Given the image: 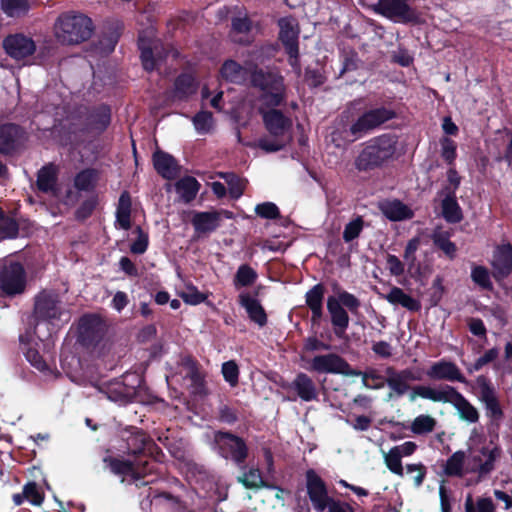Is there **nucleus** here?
Segmentation results:
<instances>
[{
  "mask_svg": "<svg viewBox=\"0 0 512 512\" xmlns=\"http://www.w3.org/2000/svg\"><path fill=\"white\" fill-rule=\"evenodd\" d=\"M251 82L262 91L259 113L270 134L269 137L260 138L257 145L265 152H277L289 142L288 132L292 125L290 118L275 109L285 101L283 77L274 72L257 70L251 74Z\"/></svg>",
  "mask_w": 512,
  "mask_h": 512,
  "instance_id": "obj_1",
  "label": "nucleus"
},
{
  "mask_svg": "<svg viewBox=\"0 0 512 512\" xmlns=\"http://www.w3.org/2000/svg\"><path fill=\"white\" fill-rule=\"evenodd\" d=\"M502 455L503 449L497 437L488 440L483 432L474 428L467 440V450H458L446 460L444 474L458 478L473 474L478 483L496 470Z\"/></svg>",
  "mask_w": 512,
  "mask_h": 512,
  "instance_id": "obj_2",
  "label": "nucleus"
},
{
  "mask_svg": "<svg viewBox=\"0 0 512 512\" xmlns=\"http://www.w3.org/2000/svg\"><path fill=\"white\" fill-rule=\"evenodd\" d=\"M416 397L433 402L451 404L457 411L459 418L468 424H476L480 420L478 408L457 391L456 388L450 385H439L437 387L425 385L414 386L410 399L414 400Z\"/></svg>",
  "mask_w": 512,
  "mask_h": 512,
  "instance_id": "obj_3",
  "label": "nucleus"
},
{
  "mask_svg": "<svg viewBox=\"0 0 512 512\" xmlns=\"http://www.w3.org/2000/svg\"><path fill=\"white\" fill-rule=\"evenodd\" d=\"M94 24L90 17L79 11L61 13L55 20L53 34L62 45H78L90 39Z\"/></svg>",
  "mask_w": 512,
  "mask_h": 512,
  "instance_id": "obj_4",
  "label": "nucleus"
},
{
  "mask_svg": "<svg viewBox=\"0 0 512 512\" xmlns=\"http://www.w3.org/2000/svg\"><path fill=\"white\" fill-rule=\"evenodd\" d=\"M393 116L394 113L384 107L370 109L358 116L350 125L337 128L332 133V140L336 146H341L339 140L353 142L392 119Z\"/></svg>",
  "mask_w": 512,
  "mask_h": 512,
  "instance_id": "obj_5",
  "label": "nucleus"
},
{
  "mask_svg": "<svg viewBox=\"0 0 512 512\" xmlns=\"http://www.w3.org/2000/svg\"><path fill=\"white\" fill-rule=\"evenodd\" d=\"M396 145V138L388 134L371 139L356 158V168L367 171L381 167L394 158Z\"/></svg>",
  "mask_w": 512,
  "mask_h": 512,
  "instance_id": "obj_6",
  "label": "nucleus"
},
{
  "mask_svg": "<svg viewBox=\"0 0 512 512\" xmlns=\"http://www.w3.org/2000/svg\"><path fill=\"white\" fill-rule=\"evenodd\" d=\"M360 305L359 299L347 291H339L337 296L332 295L327 298V310L334 328V333L338 338L344 336L349 326L350 319L345 308L352 313H356Z\"/></svg>",
  "mask_w": 512,
  "mask_h": 512,
  "instance_id": "obj_7",
  "label": "nucleus"
},
{
  "mask_svg": "<svg viewBox=\"0 0 512 512\" xmlns=\"http://www.w3.org/2000/svg\"><path fill=\"white\" fill-rule=\"evenodd\" d=\"M477 398L483 405L486 417L492 422H499L504 418V409L501 396L493 382L485 375H479L475 379Z\"/></svg>",
  "mask_w": 512,
  "mask_h": 512,
  "instance_id": "obj_8",
  "label": "nucleus"
},
{
  "mask_svg": "<svg viewBox=\"0 0 512 512\" xmlns=\"http://www.w3.org/2000/svg\"><path fill=\"white\" fill-rule=\"evenodd\" d=\"M211 448L221 457L231 459L238 465L243 464L248 456V447L245 441L228 432H214Z\"/></svg>",
  "mask_w": 512,
  "mask_h": 512,
  "instance_id": "obj_9",
  "label": "nucleus"
},
{
  "mask_svg": "<svg viewBox=\"0 0 512 512\" xmlns=\"http://www.w3.org/2000/svg\"><path fill=\"white\" fill-rule=\"evenodd\" d=\"M140 383L138 376H125L124 380H114L103 384L99 391L107 399L119 405H125L132 401L136 395V387Z\"/></svg>",
  "mask_w": 512,
  "mask_h": 512,
  "instance_id": "obj_10",
  "label": "nucleus"
},
{
  "mask_svg": "<svg viewBox=\"0 0 512 512\" xmlns=\"http://www.w3.org/2000/svg\"><path fill=\"white\" fill-rule=\"evenodd\" d=\"M278 24L280 28L279 37L289 55V63L296 73L300 74L301 68L298 61V22L293 17H284L279 20Z\"/></svg>",
  "mask_w": 512,
  "mask_h": 512,
  "instance_id": "obj_11",
  "label": "nucleus"
},
{
  "mask_svg": "<svg viewBox=\"0 0 512 512\" xmlns=\"http://www.w3.org/2000/svg\"><path fill=\"white\" fill-rule=\"evenodd\" d=\"M25 271L18 262H5L0 269V289L5 295H16L24 291Z\"/></svg>",
  "mask_w": 512,
  "mask_h": 512,
  "instance_id": "obj_12",
  "label": "nucleus"
},
{
  "mask_svg": "<svg viewBox=\"0 0 512 512\" xmlns=\"http://www.w3.org/2000/svg\"><path fill=\"white\" fill-rule=\"evenodd\" d=\"M152 27L142 31L139 35L138 46L141 51V60L145 70L152 71L158 67L163 58V48L158 40L154 39Z\"/></svg>",
  "mask_w": 512,
  "mask_h": 512,
  "instance_id": "obj_13",
  "label": "nucleus"
},
{
  "mask_svg": "<svg viewBox=\"0 0 512 512\" xmlns=\"http://www.w3.org/2000/svg\"><path fill=\"white\" fill-rule=\"evenodd\" d=\"M6 53L16 61L30 63L36 51L35 41L28 35L16 33L7 36L3 41Z\"/></svg>",
  "mask_w": 512,
  "mask_h": 512,
  "instance_id": "obj_14",
  "label": "nucleus"
},
{
  "mask_svg": "<svg viewBox=\"0 0 512 512\" xmlns=\"http://www.w3.org/2000/svg\"><path fill=\"white\" fill-rule=\"evenodd\" d=\"M377 12L401 23L417 22L419 15L408 0H377Z\"/></svg>",
  "mask_w": 512,
  "mask_h": 512,
  "instance_id": "obj_15",
  "label": "nucleus"
},
{
  "mask_svg": "<svg viewBox=\"0 0 512 512\" xmlns=\"http://www.w3.org/2000/svg\"><path fill=\"white\" fill-rule=\"evenodd\" d=\"M35 314L46 321L60 320L66 315L59 297L54 292H42L36 297Z\"/></svg>",
  "mask_w": 512,
  "mask_h": 512,
  "instance_id": "obj_16",
  "label": "nucleus"
},
{
  "mask_svg": "<svg viewBox=\"0 0 512 512\" xmlns=\"http://www.w3.org/2000/svg\"><path fill=\"white\" fill-rule=\"evenodd\" d=\"M307 478V493L317 512H324L334 500L328 495L324 481L313 471L309 470Z\"/></svg>",
  "mask_w": 512,
  "mask_h": 512,
  "instance_id": "obj_17",
  "label": "nucleus"
},
{
  "mask_svg": "<svg viewBox=\"0 0 512 512\" xmlns=\"http://www.w3.org/2000/svg\"><path fill=\"white\" fill-rule=\"evenodd\" d=\"M308 369L317 373L347 374L349 365L339 355L334 353L317 355L309 362Z\"/></svg>",
  "mask_w": 512,
  "mask_h": 512,
  "instance_id": "obj_18",
  "label": "nucleus"
},
{
  "mask_svg": "<svg viewBox=\"0 0 512 512\" xmlns=\"http://www.w3.org/2000/svg\"><path fill=\"white\" fill-rule=\"evenodd\" d=\"M426 375L433 380L467 382L459 367L455 363L447 360H440L433 363L426 371Z\"/></svg>",
  "mask_w": 512,
  "mask_h": 512,
  "instance_id": "obj_19",
  "label": "nucleus"
},
{
  "mask_svg": "<svg viewBox=\"0 0 512 512\" xmlns=\"http://www.w3.org/2000/svg\"><path fill=\"white\" fill-rule=\"evenodd\" d=\"M223 216L229 218L227 211H204L195 212L192 217V225L197 234H208L215 231L223 219Z\"/></svg>",
  "mask_w": 512,
  "mask_h": 512,
  "instance_id": "obj_20",
  "label": "nucleus"
},
{
  "mask_svg": "<svg viewBox=\"0 0 512 512\" xmlns=\"http://www.w3.org/2000/svg\"><path fill=\"white\" fill-rule=\"evenodd\" d=\"M105 329V323L96 315H85L80 319L79 333L84 341L99 340L104 335Z\"/></svg>",
  "mask_w": 512,
  "mask_h": 512,
  "instance_id": "obj_21",
  "label": "nucleus"
},
{
  "mask_svg": "<svg viewBox=\"0 0 512 512\" xmlns=\"http://www.w3.org/2000/svg\"><path fill=\"white\" fill-rule=\"evenodd\" d=\"M492 265L495 270V277L504 278L512 271V246L504 244L494 252Z\"/></svg>",
  "mask_w": 512,
  "mask_h": 512,
  "instance_id": "obj_22",
  "label": "nucleus"
},
{
  "mask_svg": "<svg viewBox=\"0 0 512 512\" xmlns=\"http://www.w3.org/2000/svg\"><path fill=\"white\" fill-rule=\"evenodd\" d=\"M291 388L297 396L305 402L317 400L318 390L313 380L305 373H299L293 382Z\"/></svg>",
  "mask_w": 512,
  "mask_h": 512,
  "instance_id": "obj_23",
  "label": "nucleus"
},
{
  "mask_svg": "<svg viewBox=\"0 0 512 512\" xmlns=\"http://www.w3.org/2000/svg\"><path fill=\"white\" fill-rule=\"evenodd\" d=\"M383 215L391 221H403L413 217V211L399 200H386L379 204Z\"/></svg>",
  "mask_w": 512,
  "mask_h": 512,
  "instance_id": "obj_24",
  "label": "nucleus"
},
{
  "mask_svg": "<svg viewBox=\"0 0 512 512\" xmlns=\"http://www.w3.org/2000/svg\"><path fill=\"white\" fill-rule=\"evenodd\" d=\"M239 304L246 310L249 318L260 326L265 325L267 318L259 301L248 292H242L238 296Z\"/></svg>",
  "mask_w": 512,
  "mask_h": 512,
  "instance_id": "obj_25",
  "label": "nucleus"
},
{
  "mask_svg": "<svg viewBox=\"0 0 512 512\" xmlns=\"http://www.w3.org/2000/svg\"><path fill=\"white\" fill-rule=\"evenodd\" d=\"M324 292L325 289L322 284H316L306 292L305 301L312 312L313 323L319 322L322 318Z\"/></svg>",
  "mask_w": 512,
  "mask_h": 512,
  "instance_id": "obj_26",
  "label": "nucleus"
},
{
  "mask_svg": "<svg viewBox=\"0 0 512 512\" xmlns=\"http://www.w3.org/2000/svg\"><path fill=\"white\" fill-rule=\"evenodd\" d=\"M200 186L201 185L196 178L191 176H185L174 184L175 191L178 194L180 201L184 203H190L196 198Z\"/></svg>",
  "mask_w": 512,
  "mask_h": 512,
  "instance_id": "obj_27",
  "label": "nucleus"
},
{
  "mask_svg": "<svg viewBox=\"0 0 512 512\" xmlns=\"http://www.w3.org/2000/svg\"><path fill=\"white\" fill-rule=\"evenodd\" d=\"M153 163L156 171L166 179H173L177 175L178 166L174 158L164 152H155Z\"/></svg>",
  "mask_w": 512,
  "mask_h": 512,
  "instance_id": "obj_28",
  "label": "nucleus"
},
{
  "mask_svg": "<svg viewBox=\"0 0 512 512\" xmlns=\"http://www.w3.org/2000/svg\"><path fill=\"white\" fill-rule=\"evenodd\" d=\"M111 111L107 106H100L92 111L87 117V130L102 132L110 124Z\"/></svg>",
  "mask_w": 512,
  "mask_h": 512,
  "instance_id": "obj_29",
  "label": "nucleus"
},
{
  "mask_svg": "<svg viewBox=\"0 0 512 512\" xmlns=\"http://www.w3.org/2000/svg\"><path fill=\"white\" fill-rule=\"evenodd\" d=\"M131 198L128 192H123L118 201L116 210L115 225L123 230H128L131 227Z\"/></svg>",
  "mask_w": 512,
  "mask_h": 512,
  "instance_id": "obj_30",
  "label": "nucleus"
},
{
  "mask_svg": "<svg viewBox=\"0 0 512 512\" xmlns=\"http://www.w3.org/2000/svg\"><path fill=\"white\" fill-rule=\"evenodd\" d=\"M385 299L394 305H401L409 311H418L421 308L420 302L406 294L401 288L393 287Z\"/></svg>",
  "mask_w": 512,
  "mask_h": 512,
  "instance_id": "obj_31",
  "label": "nucleus"
},
{
  "mask_svg": "<svg viewBox=\"0 0 512 512\" xmlns=\"http://www.w3.org/2000/svg\"><path fill=\"white\" fill-rule=\"evenodd\" d=\"M443 217L450 223H458L462 220V210L453 192H448L442 201Z\"/></svg>",
  "mask_w": 512,
  "mask_h": 512,
  "instance_id": "obj_32",
  "label": "nucleus"
},
{
  "mask_svg": "<svg viewBox=\"0 0 512 512\" xmlns=\"http://www.w3.org/2000/svg\"><path fill=\"white\" fill-rule=\"evenodd\" d=\"M20 136V129L14 124L0 126V152L11 151Z\"/></svg>",
  "mask_w": 512,
  "mask_h": 512,
  "instance_id": "obj_33",
  "label": "nucleus"
},
{
  "mask_svg": "<svg viewBox=\"0 0 512 512\" xmlns=\"http://www.w3.org/2000/svg\"><path fill=\"white\" fill-rule=\"evenodd\" d=\"M105 468H108L113 474L118 476L135 475L133 463L127 460H121L112 456H105L103 458Z\"/></svg>",
  "mask_w": 512,
  "mask_h": 512,
  "instance_id": "obj_34",
  "label": "nucleus"
},
{
  "mask_svg": "<svg viewBox=\"0 0 512 512\" xmlns=\"http://www.w3.org/2000/svg\"><path fill=\"white\" fill-rule=\"evenodd\" d=\"M464 506L465 512H497L494 501L487 496H480L474 500L471 495H468Z\"/></svg>",
  "mask_w": 512,
  "mask_h": 512,
  "instance_id": "obj_35",
  "label": "nucleus"
},
{
  "mask_svg": "<svg viewBox=\"0 0 512 512\" xmlns=\"http://www.w3.org/2000/svg\"><path fill=\"white\" fill-rule=\"evenodd\" d=\"M451 233L437 229L432 234L433 243L441 249L450 259H454L457 252L456 245L450 241Z\"/></svg>",
  "mask_w": 512,
  "mask_h": 512,
  "instance_id": "obj_36",
  "label": "nucleus"
},
{
  "mask_svg": "<svg viewBox=\"0 0 512 512\" xmlns=\"http://www.w3.org/2000/svg\"><path fill=\"white\" fill-rule=\"evenodd\" d=\"M37 186L39 190L45 193L55 194L56 191V172L54 167L47 166L38 173Z\"/></svg>",
  "mask_w": 512,
  "mask_h": 512,
  "instance_id": "obj_37",
  "label": "nucleus"
},
{
  "mask_svg": "<svg viewBox=\"0 0 512 512\" xmlns=\"http://www.w3.org/2000/svg\"><path fill=\"white\" fill-rule=\"evenodd\" d=\"M437 420L427 414L417 416L410 425V430L415 435H427L435 430Z\"/></svg>",
  "mask_w": 512,
  "mask_h": 512,
  "instance_id": "obj_38",
  "label": "nucleus"
},
{
  "mask_svg": "<svg viewBox=\"0 0 512 512\" xmlns=\"http://www.w3.org/2000/svg\"><path fill=\"white\" fill-rule=\"evenodd\" d=\"M221 75L230 82L241 83L246 79L247 70L235 61L228 60L222 66Z\"/></svg>",
  "mask_w": 512,
  "mask_h": 512,
  "instance_id": "obj_39",
  "label": "nucleus"
},
{
  "mask_svg": "<svg viewBox=\"0 0 512 512\" xmlns=\"http://www.w3.org/2000/svg\"><path fill=\"white\" fill-rule=\"evenodd\" d=\"M152 505L159 512H181L182 509L179 500L166 493L155 496Z\"/></svg>",
  "mask_w": 512,
  "mask_h": 512,
  "instance_id": "obj_40",
  "label": "nucleus"
},
{
  "mask_svg": "<svg viewBox=\"0 0 512 512\" xmlns=\"http://www.w3.org/2000/svg\"><path fill=\"white\" fill-rule=\"evenodd\" d=\"M125 440L128 452L135 455L144 450L147 436L143 431L137 428H131L128 430V436H126Z\"/></svg>",
  "mask_w": 512,
  "mask_h": 512,
  "instance_id": "obj_41",
  "label": "nucleus"
},
{
  "mask_svg": "<svg viewBox=\"0 0 512 512\" xmlns=\"http://www.w3.org/2000/svg\"><path fill=\"white\" fill-rule=\"evenodd\" d=\"M244 471L238 481L248 489H259L265 486L261 471L256 467H243Z\"/></svg>",
  "mask_w": 512,
  "mask_h": 512,
  "instance_id": "obj_42",
  "label": "nucleus"
},
{
  "mask_svg": "<svg viewBox=\"0 0 512 512\" xmlns=\"http://www.w3.org/2000/svg\"><path fill=\"white\" fill-rule=\"evenodd\" d=\"M1 9L8 17H21L30 9V0H1Z\"/></svg>",
  "mask_w": 512,
  "mask_h": 512,
  "instance_id": "obj_43",
  "label": "nucleus"
},
{
  "mask_svg": "<svg viewBox=\"0 0 512 512\" xmlns=\"http://www.w3.org/2000/svg\"><path fill=\"white\" fill-rule=\"evenodd\" d=\"M196 92V83L192 75H180L175 82L174 96L183 99Z\"/></svg>",
  "mask_w": 512,
  "mask_h": 512,
  "instance_id": "obj_44",
  "label": "nucleus"
},
{
  "mask_svg": "<svg viewBox=\"0 0 512 512\" xmlns=\"http://www.w3.org/2000/svg\"><path fill=\"white\" fill-rule=\"evenodd\" d=\"M251 30V21L246 17H235L232 20V37L235 42H248L247 34Z\"/></svg>",
  "mask_w": 512,
  "mask_h": 512,
  "instance_id": "obj_45",
  "label": "nucleus"
},
{
  "mask_svg": "<svg viewBox=\"0 0 512 512\" xmlns=\"http://www.w3.org/2000/svg\"><path fill=\"white\" fill-rule=\"evenodd\" d=\"M386 374V384L397 396H403L409 390V385L393 368H388Z\"/></svg>",
  "mask_w": 512,
  "mask_h": 512,
  "instance_id": "obj_46",
  "label": "nucleus"
},
{
  "mask_svg": "<svg viewBox=\"0 0 512 512\" xmlns=\"http://www.w3.org/2000/svg\"><path fill=\"white\" fill-rule=\"evenodd\" d=\"M256 271L248 265L239 266L235 276L234 285L236 288L251 286L257 280Z\"/></svg>",
  "mask_w": 512,
  "mask_h": 512,
  "instance_id": "obj_47",
  "label": "nucleus"
},
{
  "mask_svg": "<svg viewBox=\"0 0 512 512\" xmlns=\"http://www.w3.org/2000/svg\"><path fill=\"white\" fill-rule=\"evenodd\" d=\"M364 229V220L361 216L351 219L344 227L342 238L345 243H351L357 239Z\"/></svg>",
  "mask_w": 512,
  "mask_h": 512,
  "instance_id": "obj_48",
  "label": "nucleus"
},
{
  "mask_svg": "<svg viewBox=\"0 0 512 512\" xmlns=\"http://www.w3.org/2000/svg\"><path fill=\"white\" fill-rule=\"evenodd\" d=\"M219 176L226 181L232 198L238 199L243 194L246 180L239 178L233 173H219Z\"/></svg>",
  "mask_w": 512,
  "mask_h": 512,
  "instance_id": "obj_49",
  "label": "nucleus"
},
{
  "mask_svg": "<svg viewBox=\"0 0 512 512\" xmlns=\"http://www.w3.org/2000/svg\"><path fill=\"white\" fill-rule=\"evenodd\" d=\"M97 181V172L94 169H86L79 172L74 180L78 190L88 191L92 189Z\"/></svg>",
  "mask_w": 512,
  "mask_h": 512,
  "instance_id": "obj_50",
  "label": "nucleus"
},
{
  "mask_svg": "<svg viewBox=\"0 0 512 512\" xmlns=\"http://www.w3.org/2000/svg\"><path fill=\"white\" fill-rule=\"evenodd\" d=\"M499 353L500 351L497 347H493L485 351V353L477 358L473 364L467 367V371L469 373L480 371L484 366L494 362L498 358Z\"/></svg>",
  "mask_w": 512,
  "mask_h": 512,
  "instance_id": "obj_51",
  "label": "nucleus"
},
{
  "mask_svg": "<svg viewBox=\"0 0 512 512\" xmlns=\"http://www.w3.org/2000/svg\"><path fill=\"white\" fill-rule=\"evenodd\" d=\"M196 131L205 134L213 128V116L208 111H200L192 118Z\"/></svg>",
  "mask_w": 512,
  "mask_h": 512,
  "instance_id": "obj_52",
  "label": "nucleus"
},
{
  "mask_svg": "<svg viewBox=\"0 0 512 512\" xmlns=\"http://www.w3.org/2000/svg\"><path fill=\"white\" fill-rule=\"evenodd\" d=\"M181 373H183L185 377L190 378L195 385L200 384L202 379L201 374L197 368L196 362L192 358L184 357L181 360Z\"/></svg>",
  "mask_w": 512,
  "mask_h": 512,
  "instance_id": "obj_53",
  "label": "nucleus"
},
{
  "mask_svg": "<svg viewBox=\"0 0 512 512\" xmlns=\"http://www.w3.org/2000/svg\"><path fill=\"white\" fill-rule=\"evenodd\" d=\"M18 234V225L12 218L5 217L0 211V240L14 238Z\"/></svg>",
  "mask_w": 512,
  "mask_h": 512,
  "instance_id": "obj_54",
  "label": "nucleus"
},
{
  "mask_svg": "<svg viewBox=\"0 0 512 512\" xmlns=\"http://www.w3.org/2000/svg\"><path fill=\"white\" fill-rule=\"evenodd\" d=\"M179 296L190 305H197L206 300V296L193 285H187L184 290L179 292Z\"/></svg>",
  "mask_w": 512,
  "mask_h": 512,
  "instance_id": "obj_55",
  "label": "nucleus"
},
{
  "mask_svg": "<svg viewBox=\"0 0 512 512\" xmlns=\"http://www.w3.org/2000/svg\"><path fill=\"white\" fill-rule=\"evenodd\" d=\"M400 455L391 448L387 453H384V461L387 468L394 474L403 476L404 470L402 467Z\"/></svg>",
  "mask_w": 512,
  "mask_h": 512,
  "instance_id": "obj_56",
  "label": "nucleus"
},
{
  "mask_svg": "<svg viewBox=\"0 0 512 512\" xmlns=\"http://www.w3.org/2000/svg\"><path fill=\"white\" fill-rule=\"evenodd\" d=\"M472 280L484 289H489L492 286L488 270L483 266H475L471 272Z\"/></svg>",
  "mask_w": 512,
  "mask_h": 512,
  "instance_id": "obj_57",
  "label": "nucleus"
},
{
  "mask_svg": "<svg viewBox=\"0 0 512 512\" xmlns=\"http://www.w3.org/2000/svg\"><path fill=\"white\" fill-rule=\"evenodd\" d=\"M24 497L33 505H41L44 499V495L40 488L34 482L27 483L24 488Z\"/></svg>",
  "mask_w": 512,
  "mask_h": 512,
  "instance_id": "obj_58",
  "label": "nucleus"
},
{
  "mask_svg": "<svg viewBox=\"0 0 512 512\" xmlns=\"http://www.w3.org/2000/svg\"><path fill=\"white\" fill-rule=\"evenodd\" d=\"M222 374L224 379L231 385L238 383L239 369L234 361H227L222 365Z\"/></svg>",
  "mask_w": 512,
  "mask_h": 512,
  "instance_id": "obj_59",
  "label": "nucleus"
},
{
  "mask_svg": "<svg viewBox=\"0 0 512 512\" xmlns=\"http://www.w3.org/2000/svg\"><path fill=\"white\" fill-rule=\"evenodd\" d=\"M137 239L131 244L130 250L134 254H143L148 247V235L141 229L136 227Z\"/></svg>",
  "mask_w": 512,
  "mask_h": 512,
  "instance_id": "obj_60",
  "label": "nucleus"
},
{
  "mask_svg": "<svg viewBox=\"0 0 512 512\" xmlns=\"http://www.w3.org/2000/svg\"><path fill=\"white\" fill-rule=\"evenodd\" d=\"M255 212L262 218L274 219L279 216L278 207L272 202L259 204L255 208Z\"/></svg>",
  "mask_w": 512,
  "mask_h": 512,
  "instance_id": "obj_61",
  "label": "nucleus"
},
{
  "mask_svg": "<svg viewBox=\"0 0 512 512\" xmlns=\"http://www.w3.org/2000/svg\"><path fill=\"white\" fill-rule=\"evenodd\" d=\"M406 472L408 474H414V484L416 487H420L423 484V481L426 477V467L421 464H408L406 466Z\"/></svg>",
  "mask_w": 512,
  "mask_h": 512,
  "instance_id": "obj_62",
  "label": "nucleus"
},
{
  "mask_svg": "<svg viewBox=\"0 0 512 512\" xmlns=\"http://www.w3.org/2000/svg\"><path fill=\"white\" fill-rule=\"evenodd\" d=\"M362 383L366 388L380 389L385 382L375 371H368L362 374Z\"/></svg>",
  "mask_w": 512,
  "mask_h": 512,
  "instance_id": "obj_63",
  "label": "nucleus"
},
{
  "mask_svg": "<svg viewBox=\"0 0 512 512\" xmlns=\"http://www.w3.org/2000/svg\"><path fill=\"white\" fill-rule=\"evenodd\" d=\"M26 359L39 371H45L48 369V365L39 352L35 349L29 348L25 353Z\"/></svg>",
  "mask_w": 512,
  "mask_h": 512,
  "instance_id": "obj_64",
  "label": "nucleus"
}]
</instances>
